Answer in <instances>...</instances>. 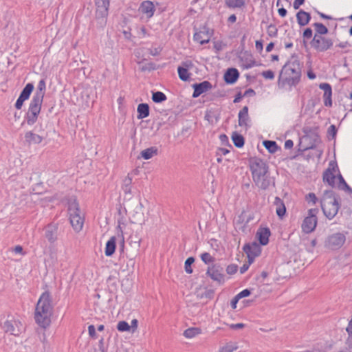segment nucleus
I'll return each mask as SVG.
<instances>
[{"label": "nucleus", "instance_id": "obj_25", "mask_svg": "<svg viewBox=\"0 0 352 352\" xmlns=\"http://www.w3.org/2000/svg\"><path fill=\"white\" fill-rule=\"evenodd\" d=\"M274 205L276 206V213L277 216L282 219L286 213V207L284 201L278 197H276Z\"/></svg>", "mask_w": 352, "mask_h": 352}, {"label": "nucleus", "instance_id": "obj_62", "mask_svg": "<svg viewBox=\"0 0 352 352\" xmlns=\"http://www.w3.org/2000/svg\"><path fill=\"white\" fill-rule=\"evenodd\" d=\"M255 95V91L252 89H247L243 94V96H253Z\"/></svg>", "mask_w": 352, "mask_h": 352}, {"label": "nucleus", "instance_id": "obj_27", "mask_svg": "<svg viewBox=\"0 0 352 352\" xmlns=\"http://www.w3.org/2000/svg\"><path fill=\"white\" fill-rule=\"evenodd\" d=\"M140 10L142 13L146 14L148 16L151 17L154 14L155 6L153 2L146 1L142 3Z\"/></svg>", "mask_w": 352, "mask_h": 352}, {"label": "nucleus", "instance_id": "obj_1", "mask_svg": "<svg viewBox=\"0 0 352 352\" xmlns=\"http://www.w3.org/2000/svg\"><path fill=\"white\" fill-rule=\"evenodd\" d=\"M249 162L253 182L258 188L265 190L271 185H274V178L270 176L269 166L265 161L254 157Z\"/></svg>", "mask_w": 352, "mask_h": 352}, {"label": "nucleus", "instance_id": "obj_57", "mask_svg": "<svg viewBox=\"0 0 352 352\" xmlns=\"http://www.w3.org/2000/svg\"><path fill=\"white\" fill-rule=\"evenodd\" d=\"M305 2V0H294L293 3L294 8L295 10H298L301 5H302Z\"/></svg>", "mask_w": 352, "mask_h": 352}, {"label": "nucleus", "instance_id": "obj_60", "mask_svg": "<svg viewBox=\"0 0 352 352\" xmlns=\"http://www.w3.org/2000/svg\"><path fill=\"white\" fill-rule=\"evenodd\" d=\"M336 47H338L340 48H347L351 47V44L348 41L341 42L339 44L336 45Z\"/></svg>", "mask_w": 352, "mask_h": 352}, {"label": "nucleus", "instance_id": "obj_30", "mask_svg": "<svg viewBox=\"0 0 352 352\" xmlns=\"http://www.w3.org/2000/svg\"><path fill=\"white\" fill-rule=\"evenodd\" d=\"M245 4V0H225L226 7L230 9L242 8Z\"/></svg>", "mask_w": 352, "mask_h": 352}, {"label": "nucleus", "instance_id": "obj_13", "mask_svg": "<svg viewBox=\"0 0 352 352\" xmlns=\"http://www.w3.org/2000/svg\"><path fill=\"white\" fill-rule=\"evenodd\" d=\"M243 250L247 254L250 263H252L254 261V258L258 256L261 252V246L256 242L245 244L243 246Z\"/></svg>", "mask_w": 352, "mask_h": 352}, {"label": "nucleus", "instance_id": "obj_33", "mask_svg": "<svg viewBox=\"0 0 352 352\" xmlns=\"http://www.w3.org/2000/svg\"><path fill=\"white\" fill-rule=\"evenodd\" d=\"M201 332V329L199 328L196 327H191L186 329L184 331V336L186 338H192L195 337L196 336L200 334Z\"/></svg>", "mask_w": 352, "mask_h": 352}, {"label": "nucleus", "instance_id": "obj_47", "mask_svg": "<svg viewBox=\"0 0 352 352\" xmlns=\"http://www.w3.org/2000/svg\"><path fill=\"white\" fill-rule=\"evenodd\" d=\"M262 76L266 79H274V73L272 70L264 71L261 74Z\"/></svg>", "mask_w": 352, "mask_h": 352}, {"label": "nucleus", "instance_id": "obj_35", "mask_svg": "<svg viewBox=\"0 0 352 352\" xmlns=\"http://www.w3.org/2000/svg\"><path fill=\"white\" fill-rule=\"evenodd\" d=\"M263 145L271 153H275L278 149V146L274 141L265 140L263 142Z\"/></svg>", "mask_w": 352, "mask_h": 352}, {"label": "nucleus", "instance_id": "obj_36", "mask_svg": "<svg viewBox=\"0 0 352 352\" xmlns=\"http://www.w3.org/2000/svg\"><path fill=\"white\" fill-rule=\"evenodd\" d=\"M34 89V85L32 83H28L25 87L23 89L22 91L20 94L21 97L23 98L28 100Z\"/></svg>", "mask_w": 352, "mask_h": 352}, {"label": "nucleus", "instance_id": "obj_49", "mask_svg": "<svg viewBox=\"0 0 352 352\" xmlns=\"http://www.w3.org/2000/svg\"><path fill=\"white\" fill-rule=\"evenodd\" d=\"M346 331L349 333L348 342H350L352 345V318L349 322L348 327L346 328Z\"/></svg>", "mask_w": 352, "mask_h": 352}, {"label": "nucleus", "instance_id": "obj_3", "mask_svg": "<svg viewBox=\"0 0 352 352\" xmlns=\"http://www.w3.org/2000/svg\"><path fill=\"white\" fill-rule=\"evenodd\" d=\"M301 76V67L298 60L292 57L283 67L279 76L278 86L285 87L288 85L289 89L296 86Z\"/></svg>", "mask_w": 352, "mask_h": 352}, {"label": "nucleus", "instance_id": "obj_37", "mask_svg": "<svg viewBox=\"0 0 352 352\" xmlns=\"http://www.w3.org/2000/svg\"><path fill=\"white\" fill-rule=\"evenodd\" d=\"M314 27L315 28L316 33L315 34H319L324 36L327 34L328 29L327 28L321 23H314Z\"/></svg>", "mask_w": 352, "mask_h": 352}, {"label": "nucleus", "instance_id": "obj_44", "mask_svg": "<svg viewBox=\"0 0 352 352\" xmlns=\"http://www.w3.org/2000/svg\"><path fill=\"white\" fill-rule=\"evenodd\" d=\"M267 34L270 37H275V36H277L278 30H277V28H276V26L274 25L270 24L267 27Z\"/></svg>", "mask_w": 352, "mask_h": 352}, {"label": "nucleus", "instance_id": "obj_11", "mask_svg": "<svg viewBox=\"0 0 352 352\" xmlns=\"http://www.w3.org/2000/svg\"><path fill=\"white\" fill-rule=\"evenodd\" d=\"M224 269L219 264H213L208 267L206 274L214 281L219 284H223L225 282Z\"/></svg>", "mask_w": 352, "mask_h": 352}, {"label": "nucleus", "instance_id": "obj_56", "mask_svg": "<svg viewBox=\"0 0 352 352\" xmlns=\"http://www.w3.org/2000/svg\"><path fill=\"white\" fill-rule=\"evenodd\" d=\"M12 251L16 254H21L22 255L25 254V252H23V248L21 245H16L13 249Z\"/></svg>", "mask_w": 352, "mask_h": 352}, {"label": "nucleus", "instance_id": "obj_4", "mask_svg": "<svg viewBox=\"0 0 352 352\" xmlns=\"http://www.w3.org/2000/svg\"><path fill=\"white\" fill-rule=\"evenodd\" d=\"M320 206L324 215L329 220L333 219L340 208L338 198L331 190H327L320 199Z\"/></svg>", "mask_w": 352, "mask_h": 352}, {"label": "nucleus", "instance_id": "obj_46", "mask_svg": "<svg viewBox=\"0 0 352 352\" xmlns=\"http://www.w3.org/2000/svg\"><path fill=\"white\" fill-rule=\"evenodd\" d=\"M328 135L331 136L332 139L335 138L336 133H337V129L335 125L331 124L327 131Z\"/></svg>", "mask_w": 352, "mask_h": 352}, {"label": "nucleus", "instance_id": "obj_18", "mask_svg": "<svg viewBox=\"0 0 352 352\" xmlns=\"http://www.w3.org/2000/svg\"><path fill=\"white\" fill-rule=\"evenodd\" d=\"M45 88H46L45 81L44 79H41L38 82V84L37 88H36V91L34 93L32 100L43 102V98L45 96Z\"/></svg>", "mask_w": 352, "mask_h": 352}, {"label": "nucleus", "instance_id": "obj_39", "mask_svg": "<svg viewBox=\"0 0 352 352\" xmlns=\"http://www.w3.org/2000/svg\"><path fill=\"white\" fill-rule=\"evenodd\" d=\"M117 329L119 331L124 332L129 331L131 327L126 321L122 320L118 323Z\"/></svg>", "mask_w": 352, "mask_h": 352}, {"label": "nucleus", "instance_id": "obj_34", "mask_svg": "<svg viewBox=\"0 0 352 352\" xmlns=\"http://www.w3.org/2000/svg\"><path fill=\"white\" fill-rule=\"evenodd\" d=\"M232 139L236 147L241 148L244 145L243 137L241 135L237 133L236 132H234L232 133Z\"/></svg>", "mask_w": 352, "mask_h": 352}, {"label": "nucleus", "instance_id": "obj_41", "mask_svg": "<svg viewBox=\"0 0 352 352\" xmlns=\"http://www.w3.org/2000/svg\"><path fill=\"white\" fill-rule=\"evenodd\" d=\"M305 200L307 201L308 204L315 205L318 201V198L316 196L315 193L309 192L305 196Z\"/></svg>", "mask_w": 352, "mask_h": 352}, {"label": "nucleus", "instance_id": "obj_32", "mask_svg": "<svg viewBox=\"0 0 352 352\" xmlns=\"http://www.w3.org/2000/svg\"><path fill=\"white\" fill-rule=\"evenodd\" d=\"M131 184H132V177L128 174V175L123 179L122 188L124 193L131 194Z\"/></svg>", "mask_w": 352, "mask_h": 352}, {"label": "nucleus", "instance_id": "obj_20", "mask_svg": "<svg viewBox=\"0 0 352 352\" xmlns=\"http://www.w3.org/2000/svg\"><path fill=\"white\" fill-rule=\"evenodd\" d=\"M332 170H334L337 165L334 166L333 162H330L329 167L323 173V181L327 182L329 186H333L335 184V175L332 173Z\"/></svg>", "mask_w": 352, "mask_h": 352}, {"label": "nucleus", "instance_id": "obj_9", "mask_svg": "<svg viewBox=\"0 0 352 352\" xmlns=\"http://www.w3.org/2000/svg\"><path fill=\"white\" fill-rule=\"evenodd\" d=\"M2 329L6 333L18 336L23 331V325L19 320H16L13 317L8 316L3 323Z\"/></svg>", "mask_w": 352, "mask_h": 352}, {"label": "nucleus", "instance_id": "obj_54", "mask_svg": "<svg viewBox=\"0 0 352 352\" xmlns=\"http://www.w3.org/2000/svg\"><path fill=\"white\" fill-rule=\"evenodd\" d=\"M229 153V151L227 148H219L217 151V156H222L226 155L227 153Z\"/></svg>", "mask_w": 352, "mask_h": 352}, {"label": "nucleus", "instance_id": "obj_15", "mask_svg": "<svg viewBox=\"0 0 352 352\" xmlns=\"http://www.w3.org/2000/svg\"><path fill=\"white\" fill-rule=\"evenodd\" d=\"M58 226L57 223H52L45 228V237L50 243H54L58 239Z\"/></svg>", "mask_w": 352, "mask_h": 352}, {"label": "nucleus", "instance_id": "obj_21", "mask_svg": "<svg viewBox=\"0 0 352 352\" xmlns=\"http://www.w3.org/2000/svg\"><path fill=\"white\" fill-rule=\"evenodd\" d=\"M239 125L240 126H244L245 128H248L250 126L248 124V121L250 120L249 115H248V107L247 106H245L242 108L241 110H240L239 115Z\"/></svg>", "mask_w": 352, "mask_h": 352}, {"label": "nucleus", "instance_id": "obj_55", "mask_svg": "<svg viewBox=\"0 0 352 352\" xmlns=\"http://www.w3.org/2000/svg\"><path fill=\"white\" fill-rule=\"evenodd\" d=\"M245 327L243 323H236V324H229V327L232 329H243Z\"/></svg>", "mask_w": 352, "mask_h": 352}, {"label": "nucleus", "instance_id": "obj_24", "mask_svg": "<svg viewBox=\"0 0 352 352\" xmlns=\"http://www.w3.org/2000/svg\"><path fill=\"white\" fill-rule=\"evenodd\" d=\"M256 236H258L260 244L265 245L269 242L270 230L268 228H260L257 231Z\"/></svg>", "mask_w": 352, "mask_h": 352}, {"label": "nucleus", "instance_id": "obj_51", "mask_svg": "<svg viewBox=\"0 0 352 352\" xmlns=\"http://www.w3.org/2000/svg\"><path fill=\"white\" fill-rule=\"evenodd\" d=\"M250 293L251 292H250V291L249 289H245L242 290L241 292H239L236 296L240 299V298H242L247 297V296H250Z\"/></svg>", "mask_w": 352, "mask_h": 352}, {"label": "nucleus", "instance_id": "obj_53", "mask_svg": "<svg viewBox=\"0 0 352 352\" xmlns=\"http://www.w3.org/2000/svg\"><path fill=\"white\" fill-rule=\"evenodd\" d=\"M88 331H89V335L91 338H95L96 337V329H95V327L93 324H91V325H89L88 327Z\"/></svg>", "mask_w": 352, "mask_h": 352}, {"label": "nucleus", "instance_id": "obj_38", "mask_svg": "<svg viewBox=\"0 0 352 352\" xmlns=\"http://www.w3.org/2000/svg\"><path fill=\"white\" fill-rule=\"evenodd\" d=\"M166 96L161 91L153 92L152 100L154 102L160 103L166 100Z\"/></svg>", "mask_w": 352, "mask_h": 352}, {"label": "nucleus", "instance_id": "obj_50", "mask_svg": "<svg viewBox=\"0 0 352 352\" xmlns=\"http://www.w3.org/2000/svg\"><path fill=\"white\" fill-rule=\"evenodd\" d=\"M313 32L312 30L309 28L305 29L303 32V38L304 39H310L312 37Z\"/></svg>", "mask_w": 352, "mask_h": 352}, {"label": "nucleus", "instance_id": "obj_52", "mask_svg": "<svg viewBox=\"0 0 352 352\" xmlns=\"http://www.w3.org/2000/svg\"><path fill=\"white\" fill-rule=\"evenodd\" d=\"M25 100H26L19 96L15 103V107L17 109H21Z\"/></svg>", "mask_w": 352, "mask_h": 352}, {"label": "nucleus", "instance_id": "obj_26", "mask_svg": "<svg viewBox=\"0 0 352 352\" xmlns=\"http://www.w3.org/2000/svg\"><path fill=\"white\" fill-rule=\"evenodd\" d=\"M296 19H297L298 23L300 26H305L309 23V22L311 19V16H310L309 13H308L302 10H300L296 14Z\"/></svg>", "mask_w": 352, "mask_h": 352}, {"label": "nucleus", "instance_id": "obj_42", "mask_svg": "<svg viewBox=\"0 0 352 352\" xmlns=\"http://www.w3.org/2000/svg\"><path fill=\"white\" fill-rule=\"evenodd\" d=\"M201 258L206 264H209L214 261V258L212 257L209 253L204 252L201 254Z\"/></svg>", "mask_w": 352, "mask_h": 352}, {"label": "nucleus", "instance_id": "obj_58", "mask_svg": "<svg viewBox=\"0 0 352 352\" xmlns=\"http://www.w3.org/2000/svg\"><path fill=\"white\" fill-rule=\"evenodd\" d=\"M294 142L292 140H287L285 142L284 147L285 149H290L293 147Z\"/></svg>", "mask_w": 352, "mask_h": 352}, {"label": "nucleus", "instance_id": "obj_19", "mask_svg": "<svg viewBox=\"0 0 352 352\" xmlns=\"http://www.w3.org/2000/svg\"><path fill=\"white\" fill-rule=\"evenodd\" d=\"M183 67H178L177 72L179 78L183 81H187L190 78V74L188 71V68L192 65V63L190 60L185 61L182 63Z\"/></svg>", "mask_w": 352, "mask_h": 352}, {"label": "nucleus", "instance_id": "obj_40", "mask_svg": "<svg viewBox=\"0 0 352 352\" xmlns=\"http://www.w3.org/2000/svg\"><path fill=\"white\" fill-rule=\"evenodd\" d=\"M195 258L193 257H188L185 261V271L187 274L192 273L191 265L194 263Z\"/></svg>", "mask_w": 352, "mask_h": 352}, {"label": "nucleus", "instance_id": "obj_10", "mask_svg": "<svg viewBox=\"0 0 352 352\" xmlns=\"http://www.w3.org/2000/svg\"><path fill=\"white\" fill-rule=\"evenodd\" d=\"M42 103L43 102L31 100L28 112L25 116V120L28 125H33L37 121L38 116L41 112Z\"/></svg>", "mask_w": 352, "mask_h": 352}, {"label": "nucleus", "instance_id": "obj_64", "mask_svg": "<svg viewBox=\"0 0 352 352\" xmlns=\"http://www.w3.org/2000/svg\"><path fill=\"white\" fill-rule=\"evenodd\" d=\"M278 12L280 16L284 17L286 16L287 12L285 8H280L278 10Z\"/></svg>", "mask_w": 352, "mask_h": 352}, {"label": "nucleus", "instance_id": "obj_23", "mask_svg": "<svg viewBox=\"0 0 352 352\" xmlns=\"http://www.w3.org/2000/svg\"><path fill=\"white\" fill-rule=\"evenodd\" d=\"M239 76L238 70L235 68H229L224 74V80L228 84L234 83Z\"/></svg>", "mask_w": 352, "mask_h": 352}, {"label": "nucleus", "instance_id": "obj_14", "mask_svg": "<svg viewBox=\"0 0 352 352\" xmlns=\"http://www.w3.org/2000/svg\"><path fill=\"white\" fill-rule=\"evenodd\" d=\"M211 36L212 32L206 26H203L194 34V40L201 45H204L210 41Z\"/></svg>", "mask_w": 352, "mask_h": 352}, {"label": "nucleus", "instance_id": "obj_61", "mask_svg": "<svg viewBox=\"0 0 352 352\" xmlns=\"http://www.w3.org/2000/svg\"><path fill=\"white\" fill-rule=\"evenodd\" d=\"M255 47L258 52H261L263 48V42L261 41H256L255 43Z\"/></svg>", "mask_w": 352, "mask_h": 352}, {"label": "nucleus", "instance_id": "obj_8", "mask_svg": "<svg viewBox=\"0 0 352 352\" xmlns=\"http://www.w3.org/2000/svg\"><path fill=\"white\" fill-rule=\"evenodd\" d=\"M346 234L336 232L328 236L324 242L325 247L332 250H339L346 241Z\"/></svg>", "mask_w": 352, "mask_h": 352}, {"label": "nucleus", "instance_id": "obj_48", "mask_svg": "<svg viewBox=\"0 0 352 352\" xmlns=\"http://www.w3.org/2000/svg\"><path fill=\"white\" fill-rule=\"evenodd\" d=\"M236 347L233 346L231 344H227L221 348L219 352H233Z\"/></svg>", "mask_w": 352, "mask_h": 352}, {"label": "nucleus", "instance_id": "obj_59", "mask_svg": "<svg viewBox=\"0 0 352 352\" xmlns=\"http://www.w3.org/2000/svg\"><path fill=\"white\" fill-rule=\"evenodd\" d=\"M251 263H250V261H248V263H244L243 266L240 268V273L243 274L245 273L249 268Z\"/></svg>", "mask_w": 352, "mask_h": 352}, {"label": "nucleus", "instance_id": "obj_28", "mask_svg": "<svg viewBox=\"0 0 352 352\" xmlns=\"http://www.w3.org/2000/svg\"><path fill=\"white\" fill-rule=\"evenodd\" d=\"M116 247V239L115 236H111L107 242L105 246L104 253L107 256H111L114 252Z\"/></svg>", "mask_w": 352, "mask_h": 352}, {"label": "nucleus", "instance_id": "obj_6", "mask_svg": "<svg viewBox=\"0 0 352 352\" xmlns=\"http://www.w3.org/2000/svg\"><path fill=\"white\" fill-rule=\"evenodd\" d=\"M319 212L318 208H311L307 211V215L305 217L301 228L303 232L309 234L314 231L318 223L317 214Z\"/></svg>", "mask_w": 352, "mask_h": 352}, {"label": "nucleus", "instance_id": "obj_31", "mask_svg": "<svg viewBox=\"0 0 352 352\" xmlns=\"http://www.w3.org/2000/svg\"><path fill=\"white\" fill-rule=\"evenodd\" d=\"M157 148L155 146L149 147L143 150L141 153V157L144 160H149L157 154Z\"/></svg>", "mask_w": 352, "mask_h": 352}, {"label": "nucleus", "instance_id": "obj_5", "mask_svg": "<svg viewBox=\"0 0 352 352\" xmlns=\"http://www.w3.org/2000/svg\"><path fill=\"white\" fill-rule=\"evenodd\" d=\"M68 204L70 223L74 231L79 232L82 230L84 225V214L80 211L79 204L76 199H71Z\"/></svg>", "mask_w": 352, "mask_h": 352}, {"label": "nucleus", "instance_id": "obj_45", "mask_svg": "<svg viewBox=\"0 0 352 352\" xmlns=\"http://www.w3.org/2000/svg\"><path fill=\"white\" fill-rule=\"evenodd\" d=\"M238 270V266L235 264H230L226 268V272L227 274L230 275L234 274Z\"/></svg>", "mask_w": 352, "mask_h": 352}, {"label": "nucleus", "instance_id": "obj_22", "mask_svg": "<svg viewBox=\"0 0 352 352\" xmlns=\"http://www.w3.org/2000/svg\"><path fill=\"white\" fill-rule=\"evenodd\" d=\"M24 138L26 143H28L30 145L40 144L43 140V136L36 134L32 131L26 132L25 133Z\"/></svg>", "mask_w": 352, "mask_h": 352}, {"label": "nucleus", "instance_id": "obj_12", "mask_svg": "<svg viewBox=\"0 0 352 352\" xmlns=\"http://www.w3.org/2000/svg\"><path fill=\"white\" fill-rule=\"evenodd\" d=\"M95 3L96 18L101 19V23H105L106 18L108 16L109 0H95Z\"/></svg>", "mask_w": 352, "mask_h": 352}, {"label": "nucleus", "instance_id": "obj_43", "mask_svg": "<svg viewBox=\"0 0 352 352\" xmlns=\"http://www.w3.org/2000/svg\"><path fill=\"white\" fill-rule=\"evenodd\" d=\"M339 180H340V188L341 189L347 190L349 192H352L351 188L346 184L344 178L341 175H339Z\"/></svg>", "mask_w": 352, "mask_h": 352}, {"label": "nucleus", "instance_id": "obj_17", "mask_svg": "<svg viewBox=\"0 0 352 352\" xmlns=\"http://www.w3.org/2000/svg\"><path fill=\"white\" fill-rule=\"evenodd\" d=\"M319 87L320 89L324 91V95H323V100H324V104L326 107H331L332 105V100H331V96H332V89L331 86L329 83H321L319 85Z\"/></svg>", "mask_w": 352, "mask_h": 352}, {"label": "nucleus", "instance_id": "obj_2", "mask_svg": "<svg viewBox=\"0 0 352 352\" xmlns=\"http://www.w3.org/2000/svg\"><path fill=\"white\" fill-rule=\"evenodd\" d=\"M53 309L52 296L45 291L39 297L35 309L34 320L39 327L45 329L50 326Z\"/></svg>", "mask_w": 352, "mask_h": 352}, {"label": "nucleus", "instance_id": "obj_7", "mask_svg": "<svg viewBox=\"0 0 352 352\" xmlns=\"http://www.w3.org/2000/svg\"><path fill=\"white\" fill-rule=\"evenodd\" d=\"M311 47L318 52H323L330 49L333 41L331 38L324 36L314 34V38L310 42Z\"/></svg>", "mask_w": 352, "mask_h": 352}, {"label": "nucleus", "instance_id": "obj_16", "mask_svg": "<svg viewBox=\"0 0 352 352\" xmlns=\"http://www.w3.org/2000/svg\"><path fill=\"white\" fill-rule=\"evenodd\" d=\"M192 87L194 89L192 97L197 98L203 93L210 89L212 88V85L210 82L205 80L202 82L192 85Z\"/></svg>", "mask_w": 352, "mask_h": 352}, {"label": "nucleus", "instance_id": "obj_63", "mask_svg": "<svg viewBox=\"0 0 352 352\" xmlns=\"http://www.w3.org/2000/svg\"><path fill=\"white\" fill-rule=\"evenodd\" d=\"M239 300V298H238L237 296H235L231 300V307L233 308V309H235L236 307V304L238 302Z\"/></svg>", "mask_w": 352, "mask_h": 352}, {"label": "nucleus", "instance_id": "obj_29", "mask_svg": "<svg viewBox=\"0 0 352 352\" xmlns=\"http://www.w3.org/2000/svg\"><path fill=\"white\" fill-rule=\"evenodd\" d=\"M138 118L143 119L149 116V107L146 103H141L138 104Z\"/></svg>", "mask_w": 352, "mask_h": 352}]
</instances>
